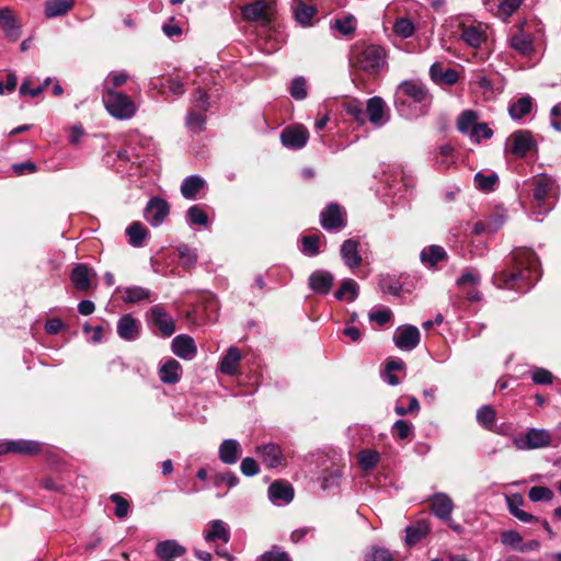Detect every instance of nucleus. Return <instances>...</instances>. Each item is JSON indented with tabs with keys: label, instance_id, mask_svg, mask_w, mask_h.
Listing matches in <instances>:
<instances>
[{
	"label": "nucleus",
	"instance_id": "1",
	"mask_svg": "<svg viewBox=\"0 0 561 561\" xmlns=\"http://www.w3.org/2000/svg\"><path fill=\"white\" fill-rule=\"evenodd\" d=\"M540 276L538 257L530 249L512 252L511 267L494 275L499 287L526 291Z\"/></svg>",
	"mask_w": 561,
	"mask_h": 561
},
{
	"label": "nucleus",
	"instance_id": "2",
	"mask_svg": "<svg viewBox=\"0 0 561 561\" xmlns=\"http://www.w3.org/2000/svg\"><path fill=\"white\" fill-rule=\"evenodd\" d=\"M387 54L383 47L356 43L348 54V65L353 71L364 72L368 76L378 75L386 66Z\"/></svg>",
	"mask_w": 561,
	"mask_h": 561
},
{
	"label": "nucleus",
	"instance_id": "3",
	"mask_svg": "<svg viewBox=\"0 0 561 561\" xmlns=\"http://www.w3.org/2000/svg\"><path fill=\"white\" fill-rule=\"evenodd\" d=\"M428 98L427 91L422 83L416 81H403L397 89L394 104L401 115L412 116L408 107L412 103H423Z\"/></svg>",
	"mask_w": 561,
	"mask_h": 561
},
{
	"label": "nucleus",
	"instance_id": "4",
	"mask_svg": "<svg viewBox=\"0 0 561 561\" xmlns=\"http://www.w3.org/2000/svg\"><path fill=\"white\" fill-rule=\"evenodd\" d=\"M102 100L106 111L116 119H130L137 112L131 98L117 90H108L107 94H102Z\"/></svg>",
	"mask_w": 561,
	"mask_h": 561
},
{
	"label": "nucleus",
	"instance_id": "5",
	"mask_svg": "<svg viewBox=\"0 0 561 561\" xmlns=\"http://www.w3.org/2000/svg\"><path fill=\"white\" fill-rule=\"evenodd\" d=\"M552 435L543 428H530L525 435L514 437L513 445L518 450L538 449L550 446Z\"/></svg>",
	"mask_w": 561,
	"mask_h": 561
},
{
	"label": "nucleus",
	"instance_id": "6",
	"mask_svg": "<svg viewBox=\"0 0 561 561\" xmlns=\"http://www.w3.org/2000/svg\"><path fill=\"white\" fill-rule=\"evenodd\" d=\"M450 26L460 32V38L472 48H480L486 41L485 30L482 25L466 24L459 18L449 20Z\"/></svg>",
	"mask_w": 561,
	"mask_h": 561
},
{
	"label": "nucleus",
	"instance_id": "7",
	"mask_svg": "<svg viewBox=\"0 0 561 561\" xmlns=\"http://www.w3.org/2000/svg\"><path fill=\"white\" fill-rule=\"evenodd\" d=\"M556 183L546 175L534 179V202L539 209V214L548 213L552 207L548 205L550 197L554 196Z\"/></svg>",
	"mask_w": 561,
	"mask_h": 561
},
{
	"label": "nucleus",
	"instance_id": "8",
	"mask_svg": "<svg viewBox=\"0 0 561 561\" xmlns=\"http://www.w3.org/2000/svg\"><path fill=\"white\" fill-rule=\"evenodd\" d=\"M0 27L10 42H16L22 35V22L9 7L0 8Z\"/></svg>",
	"mask_w": 561,
	"mask_h": 561
},
{
	"label": "nucleus",
	"instance_id": "9",
	"mask_svg": "<svg viewBox=\"0 0 561 561\" xmlns=\"http://www.w3.org/2000/svg\"><path fill=\"white\" fill-rule=\"evenodd\" d=\"M274 8L265 1H256L242 8V16L252 22L267 24L272 21Z\"/></svg>",
	"mask_w": 561,
	"mask_h": 561
},
{
	"label": "nucleus",
	"instance_id": "10",
	"mask_svg": "<svg viewBox=\"0 0 561 561\" xmlns=\"http://www.w3.org/2000/svg\"><path fill=\"white\" fill-rule=\"evenodd\" d=\"M420 331L414 325H402L397 328L393 334L396 346L402 351H412L420 343Z\"/></svg>",
	"mask_w": 561,
	"mask_h": 561
},
{
	"label": "nucleus",
	"instance_id": "11",
	"mask_svg": "<svg viewBox=\"0 0 561 561\" xmlns=\"http://www.w3.org/2000/svg\"><path fill=\"white\" fill-rule=\"evenodd\" d=\"M149 322L157 327L164 336H171L175 332L174 321L162 305H154L150 309Z\"/></svg>",
	"mask_w": 561,
	"mask_h": 561
},
{
	"label": "nucleus",
	"instance_id": "12",
	"mask_svg": "<svg viewBox=\"0 0 561 561\" xmlns=\"http://www.w3.org/2000/svg\"><path fill=\"white\" fill-rule=\"evenodd\" d=\"M169 211V204L164 199L160 197H153L148 202L146 206L145 218L151 226L158 227L168 217Z\"/></svg>",
	"mask_w": 561,
	"mask_h": 561
},
{
	"label": "nucleus",
	"instance_id": "13",
	"mask_svg": "<svg viewBox=\"0 0 561 561\" xmlns=\"http://www.w3.org/2000/svg\"><path fill=\"white\" fill-rule=\"evenodd\" d=\"M309 133L304 125H295L285 128L280 134L282 142L285 147L300 149L308 140Z\"/></svg>",
	"mask_w": 561,
	"mask_h": 561
},
{
	"label": "nucleus",
	"instance_id": "14",
	"mask_svg": "<svg viewBox=\"0 0 561 561\" xmlns=\"http://www.w3.org/2000/svg\"><path fill=\"white\" fill-rule=\"evenodd\" d=\"M344 211L335 203L330 204L321 213V226L325 230H340L345 227Z\"/></svg>",
	"mask_w": 561,
	"mask_h": 561
},
{
	"label": "nucleus",
	"instance_id": "15",
	"mask_svg": "<svg viewBox=\"0 0 561 561\" xmlns=\"http://www.w3.org/2000/svg\"><path fill=\"white\" fill-rule=\"evenodd\" d=\"M172 352L180 358L192 360L197 355V347L192 336L180 334L172 340Z\"/></svg>",
	"mask_w": 561,
	"mask_h": 561
},
{
	"label": "nucleus",
	"instance_id": "16",
	"mask_svg": "<svg viewBox=\"0 0 561 561\" xmlns=\"http://www.w3.org/2000/svg\"><path fill=\"white\" fill-rule=\"evenodd\" d=\"M510 47L523 56L529 55L534 50L533 36L523 30L519 25L510 36Z\"/></svg>",
	"mask_w": 561,
	"mask_h": 561
},
{
	"label": "nucleus",
	"instance_id": "17",
	"mask_svg": "<svg viewBox=\"0 0 561 561\" xmlns=\"http://www.w3.org/2000/svg\"><path fill=\"white\" fill-rule=\"evenodd\" d=\"M156 556L160 561H174L186 553V548L176 540H164L157 543L154 548Z\"/></svg>",
	"mask_w": 561,
	"mask_h": 561
},
{
	"label": "nucleus",
	"instance_id": "18",
	"mask_svg": "<svg viewBox=\"0 0 561 561\" xmlns=\"http://www.w3.org/2000/svg\"><path fill=\"white\" fill-rule=\"evenodd\" d=\"M255 451L267 468H276L284 462L280 447L276 444L257 446Z\"/></svg>",
	"mask_w": 561,
	"mask_h": 561
},
{
	"label": "nucleus",
	"instance_id": "19",
	"mask_svg": "<svg viewBox=\"0 0 561 561\" xmlns=\"http://www.w3.org/2000/svg\"><path fill=\"white\" fill-rule=\"evenodd\" d=\"M140 322L130 314H124L117 322V334L125 341H135L139 336Z\"/></svg>",
	"mask_w": 561,
	"mask_h": 561
},
{
	"label": "nucleus",
	"instance_id": "20",
	"mask_svg": "<svg viewBox=\"0 0 561 561\" xmlns=\"http://www.w3.org/2000/svg\"><path fill=\"white\" fill-rule=\"evenodd\" d=\"M208 529L204 531V539L207 542L217 540L228 543L230 540V530L226 523L220 519H214L208 523Z\"/></svg>",
	"mask_w": 561,
	"mask_h": 561
},
{
	"label": "nucleus",
	"instance_id": "21",
	"mask_svg": "<svg viewBox=\"0 0 561 561\" xmlns=\"http://www.w3.org/2000/svg\"><path fill=\"white\" fill-rule=\"evenodd\" d=\"M431 507L433 513L440 519H450L454 510L453 500L445 493H436L432 496Z\"/></svg>",
	"mask_w": 561,
	"mask_h": 561
},
{
	"label": "nucleus",
	"instance_id": "22",
	"mask_svg": "<svg viewBox=\"0 0 561 561\" xmlns=\"http://www.w3.org/2000/svg\"><path fill=\"white\" fill-rule=\"evenodd\" d=\"M181 376L182 366L173 358L165 360L159 368V377L163 383L174 385L180 380Z\"/></svg>",
	"mask_w": 561,
	"mask_h": 561
},
{
	"label": "nucleus",
	"instance_id": "23",
	"mask_svg": "<svg viewBox=\"0 0 561 561\" xmlns=\"http://www.w3.org/2000/svg\"><path fill=\"white\" fill-rule=\"evenodd\" d=\"M268 496L275 504H287L294 497V489L284 482H273L268 488Z\"/></svg>",
	"mask_w": 561,
	"mask_h": 561
},
{
	"label": "nucleus",
	"instance_id": "24",
	"mask_svg": "<svg viewBox=\"0 0 561 561\" xmlns=\"http://www.w3.org/2000/svg\"><path fill=\"white\" fill-rule=\"evenodd\" d=\"M241 455V446L236 439H225L218 450L219 459L226 465H233Z\"/></svg>",
	"mask_w": 561,
	"mask_h": 561
},
{
	"label": "nucleus",
	"instance_id": "25",
	"mask_svg": "<svg viewBox=\"0 0 561 561\" xmlns=\"http://www.w3.org/2000/svg\"><path fill=\"white\" fill-rule=\"evenodd\" d=\"M512 152L515 156L524 157L534 146V140L529 131L523 130L514 133L511 136Z\"/></svg>",
	"mask_w": 561,
	"mask_h": 561
},
{
	"label": "nucleus",
	"instance_id": "26",
	"mask_svg": "<svg viewBox=\"0 0 561 561\" xmlns=\"http://www.w3.org/2000/svg\"><path fill=\"white\" fill-rule=\"evenodd\" d=\"M341 256L345 265L350 268L357 267L362 262V257L358 253V242L353 239L345 240L341 245Z\"/></svg>",
	"mask_w": 561,
	"mask_h": 561
},
{
	"label": "nucleus",
	"instance_id": "27",
	"mask_svg": "<svg viewBox=\"0 0 561 561\" xmlns=\"http://www.w3.org/2000/svg\"><path fill=\"white\" fill-rule=\"evenodd\" d=\"M333 284V276L327 271H316L309 277V286L317 294H328Z\"/></svg>",
	"mask_w": 561,
	"mask_h": 561
},
{
	"label": "nucleus",
	"instance_id": "28",
	"mask_svg": "<svg viewBox=\"0 0 561 561\" xmlns=\"http://www.w3.org/2000/svg\"><path fill=\"white\" fill-rule=\"evenodd\" d=\"M94 273L84 264H78L71 272V282L73 286L81 291L91 287V277Z\"/></svg>",
	"mask_w": 561,
	"mask_h": 561
},
{
	"label": "nucleus",
	"instance_id": "29",
	"mask_svg": "<svg viewBox=\"0 0 561 561\" xmlns=\"http://www.w3.org/2000/svg\"><path fill=\"white\" fill-rule=\"evenodd\" d=\"M75 7V0H46L44 14L47 19H54L67 14Z\"/></svg>",
	"mask_w": 561,
	"mask_h": 561
},
{
	"label": "nucleus",
	"instance_id": "30",
	"mask_svg": "<svg viewBox=\"0 0 561 561\" xmlns=\"http://www.w3.org/2000/svg\"><path fill=\"white\" fill-rule=\"evenodd\" d=\"M507 507L512 515H514L517 519L524 523H530L534 520H537V518L523 511L520 506L524 504V499L520 494H513L510 496H506Z\"/></svg>",
	"mask_w": 561,
	"mask_h": 561
},
{
	"label": "nucleus",
	"instance_id": "31",
	"mask_svg": "<svg viewBox=\"0 0 561 561\" xmlns=\"http://www.w3.org/2000/svg\"><path fill=\"white\" fill-rule=\"evenodd\" d=\"M128 243L134 248H141L148 237V229L140 222H131L125 230Z\"/></svg>",
	"mask_w": 561,
	"mask_h": 561
},
{
	"label": "nucleus",
	"instance_id": "32",
	"mask_svg": "<svg viewBox=\"0 0 561 561\" xmlns=\"http://www.w3.org/2000/svg\"><path fill=\"white\" fill-rule=\"evenodd\" d=\"M385 107L386 104L383 100L379 96H374L368 100L366 111L370 123H373L376 126H381L385 123V121L382 119L385 114Z\"/></svg>",
	"mask_w": 561,
	"mask_h": 561
},
{
	"label": "nucleus",
	"instance_id": "33",
	"mask_svg": "<svg viewBox=\"0 0 561 561\" xmlns=\"http://www.w3.org/2000/svg\"><path fill=\"white\" fill-rule=\"evenodd\" d=\"M430 531V526L425 520H419L405 528L404 541L408 546H413L422 540Z\"/></svg>",
	"mask_w": 561,
	"mask_h": 561
},
{
	"label": "nucleus",
	"instance_id": "34",
	"mask_svg": "<svg viewBox=\"0 0 561 561\" xmlns=\"http://www.w3.org/2000/svg\"><path fill=\"white\" fill-rule=\"evenodd\" d=\"M205 181L198 175H191L184 179L181 185V193L184 198L193 199L204 187Z\"/></svg>",
	"mask_w": 561,
	"mask_h": 561
},
{
	"label": "nucleus",
	"instance_id": "35",
	"mask_svg": "<svg viewBox=\"0 0 561 561\" xmlns=\"http://www.w3.org/2000/svg\"><path fill=\"white\" fill-rule=\"evenodd\" d=\"M476 420L481 427L490 431L496 423V411L493 407L484 404L478 409Z\"/></svg>",
	"mask_w": 561,
	"mask_h": 561
},
{
	"label": "nucleus",
	"instance_id": "36",
	"mask_svg": "<svg viewBox=\"0 0 561 561\" xmlns=\"http://www.w3.org/2000/svg\"><path fill=\"white\" fill-rule=\"evenodd\" d=\"M240 358V351L237 347H230L225 357L221 359L220 370L227 375H234L237 373Z\"/></svg>",
	"mask_w": 561,
	"mask_h": 561
},
{
	"label": "nucleus",
	"instance_id": "37",
	"mask_svg": "<svg viewBox=\"0 0 561 561\" xmlns=\"http://www.w3.org/2000/svg\"><path fill=\"white\" fill-rule=\"evenodd\" d=\"M446 251L440 245H430L421 252L423 263L434 266L437 262L445 260Z\"/></svg>",
	"mask_w": 561,
	"mask_h": 561
},
{
	"label": "nucleus",
	"instance_id": "38",
	"mask_svg": "<svg viewBox=\"0 0 561 561\" xmlns=\"http://www.w3.org/2000/svg\"><path fill=\"white\" fill-rule=\"evenodd\" d=\"M150 298V290L140 286H130L123 289L122 299L127 304H135Z\"/></svg>",
	"mask_w": 561,
	"mask_h": 561
},
{
	"label": "nucleus",
	"instance_id": "39",
	"mask_svg": "<svg viewBox=\"0 0 561 561\" xmlns=\"http://www.w3.org/2000/svg\"><path fill=\"white\" fill-rule=\"evenodd\" d=\"M129 79L126 71H111L103 82V93L107 94L108 90H116V88L124 85Z\"/></svg>",
	"mask_w": 561,
	"mask_h": 561
},
{
	"label": "nucleus",
	"instance_id": "40",
	"mask_svg": "<svg viewBox=\"0 0 561 561\" xmlns=\"http://www.w3.org/2000/svg\"><path fill=\"white\" fill-rule=\"evenodd\" d=\"M533 107V100L529 96H524L513 103L508 111L513 119H520L525 115L529 114Z\"/></svg>",
	"mask_w": 561,
	"mask_h": 561
},
{
	"label": "nucleus",
	"instance_id": "41",
	"mask_svg": "<svg viewBox=\"0 0 561 561\" xmlns=\"http://www.w3.org/2000/svg\"><path fill=\"white\" fill-rule=\"evenodd\" d=\"M12 453L21 455H35L39 453L41 445L35 440H10Z\"/></svg>",
	"mask_w": 561,
	"mask_h": 561
},
{
	"label": "nucleus",
	"instance_id": "42",
	"mask_svg": "<svg viewBox=\"0 0 561 561\" xmlns=\"http://www.w3.org/2000/svg\"><path fill=\"white\" fill-rule=\"evenodd\" d=\"M331 27L336 30L340 34L344 36H350L354 33L356 28V20L353 15H346L342 19H335L331 23Z\"/></svg>",
	"mask_w": 561,
	"mask_h": 561
},
{
	"label": "nucleus",
	"instance_id": "43",
	"mask_svg": "<svg viewBox=\"0 0 561 561\" xmlns=\"http://www.w3.org/2000/svg\"><path fill=\"white\" fill-rule=\"evenodd\" d=\"M477 119L478 115L476 114V112L470 110L462 112L458 118V129L461 133L469 134L471 136V134L473 133V127H476L478 124Z\"/></svg>",
	"mask_w": 561,
	"mask_h": 561
},
{
	"label": "nucleus",
	"instance_id": "44",
	"mask_svg": "<svg viewBox=\"0 0 561 561\" xmlns=\"http://www.w3.org/2000/svg\"><path fill=\"white\" fill-rule=\"evenodd\" d=\"M393 32L401 38H409L414 35L415 25L408 18H398L393 24Z\"/></svg>",
	"mask_w": 561,
	"mask_h": 561
},
{
	"label": "nucleus",
	"instance_id": "45",
	"mask_svg": "<svg viewBox=\"0 0 561 561\" xmlns=\"http://www.w3.org/2000/svg\"><path fill=\"white\" fill-rule=\"evenodd\" d=\"M379 459V453L374 449H363L357 456L358 465L365 471L373 469Z\"/></svg>",
	"mask_w": 561,
	"mask_h": 561
},
{
	"label": "nucleus",
	"instance_id": "46",
	"mask_svg": "<svg viewBox=\"0 0 561 561\" xmlns=\"http://www.w3.org/2000/svg\"><path fill=\"white\" fill-rule=\"evenodd\" d=\"M419 410L420 403L415 397L400 398L394 408V412L401 416L408 413H417Z\"/></svg>",
	"mask_w": 561,
	"mask_h": 561
},
{
	"label": "nucleus",
	"instance_id": "47",
	"mask_svg": "<svg viewBox=\"0 0 561 561\" xmlns=\"http://www.w3.org/2000/svg\"><path fill=\"white\" fill-rule=\"evenodd\" d=\"M206 122L205 113L197 110L191 108L186 116V126L193 133H199L203 130Z\"/></svg>",
	"mask_w": 561,
	"mask_h": 561
},
{
	"label": "nucleus",
	"instance_id": "48",
	"mask_svg": "<svg viewBox=\"0 0 561 561\" xmlns=\"http://www.w3.org/2000/svg\"><path fill=\"white\" fill-rule=\"evenodd\" d=\"M357 294H358L357 284L352 279H346L342 283L341 287L335 293V297L337 299H347L350 301H353L356 299Z\"/></svg>",
	"mask_w": 561,
	"mask_h": 561
},
{
	"label": "nucleus",
	"instance_id": "49",
	"mask_svg": "<svg viewBox=\"0 0 561 561\" xmlns=\"http://www.w3.org/2000/svg\"><path fill=\"white\" fill-rule=\"evenodd\" d=\"M178 252L183 267L191 268L195 265L197 253L194 249L190 248L187 244H181L178 247Z\"/></svg>",
	"mask_w": 561,
	"mask_h": 561
},
{
	"label": "nucleus",
	"instance_id": "50",
	"mask_svg": "<svg viewBox=\"0 0 561 561\" xmlns=\"http://www.w3.org/2000/svg\"><path fill=\"white\" fill-rule=\"evenodd\" d=\"M523 0H501L497 4V16L506 20L519 9Z\"/></svg>",
	"mask_w": 561,
	"mask_h": 561
},
{
	"label": "nucleus",
	"instance_id": "51",
	"mask_svg": "<svg viewBox=\"0 0 561 561\" xmlns=\"http://www.w3.org/2000/svg\"><path fill=\"white\" fill-rule=\"evenodd\" d=\"M474 183L479 190L493 191L497 183V175L495 173L485 175L479 172L474 175Z\"/></svg>",
	"mask_w": 561,
	"mask_h": 561
},
{
	"label": "nucleus",
	"instance_id": "52",
	"mask_svg": "<svg viewBox=\"0 0 561 561\" xmlns=\"http://www.w3.org/2000/svg\"><path fill=\"white\" fill-rule=\"evenodd\" d=\"M345 111L348 115L354 117V119L360 124H364L366 121V115L363 108V103L358 100H351L345 104Z\"/></svg>",
	"mask_w": 561,
	"mask_h": 561
},
{
	"label": "nucleus",
	"instance_id": "53",
	"mask_svg": "<svg viewBox=\"0 0 561 561\" xmlns=\"http://www.w3.org/2000/svg\"><path fill=\"white\" fill-rule=\"evenodd\" d=\"M188 221L192 225L207 226L208 225V215L206 211L198 205L191 206L187 210Z\"/></svg>",
	"mask_w": 561,
	"mask_h": 561
},
{
	"label": "nucleus",
	"instance_id": "54",
	"mask_svg": "<svg viewBox=\"0 0 561 561\" xmlns=\"http://www.w3.org/2000/svg\"><path fill=\"white\" fill-rule=\"evenodd\" d=\"M314 14V9L312 7L306 5L302 2H299L295 9V16L298 23L302 25H308Z\"/></svg>",
	"mask_w": 561,
	"mask_h": 561
},
{
	"label": "nucleus",
	"instance_id": "55",
	"mask_svg": "<svg viewBox=\"0 0 561 561\" xmlns=\"http://www.w3.org/2000/svg\"><path fill=\"white\" fill-rule=\"evenodd\" d=\"M319 241L320 237L318 234L305 236L302 238V252L309 256L317 255L319 253Z\"/></svg>",
	"mask_w": 561,
	"mask_h": 561
},
{
	"label": "nucleus",
	"instance_id": "56",
	"mask_svg": "<svg viewBox=\"0 0 561 561\" xmlns=\"http://www.w3.org/2000/svg\"><path fill=\"white\" fill-rule=\"evenodd\" d=\"M480 283V275L473 270L466 271L457 280V285L465 289L466 287H476Z\"/></svg>",
	"mask_w": 561,
	"mask_h": 561
},
{
	"label": "nucleus",
	"instance_id": "57",
	"mask_svg": "<svg viewBox=\"0 0 561 561\" xmlns=\"http://www.w3.org/2000/svg\"><path fill=\"white\" fill-rule=\"evenodd\" d=\"M528 496L533 502H548L552 500L553 492L547 486H533L528 492Z\"/></svg>",
	"mask_w": 561,
	"mask_h": 561
},
{
	"label": "nucleus",
	"instance_id": "58",
	"mask_svg": "<svg viewBox=\"0 0 561 561\" xmlns=\"http://www.w3.org/2000/svg\"><path fill=\"white\" fill-rule=\"evenodd\" d=\"M110 499L116 505L115 515L121 519L125 518L129 513V503L127 500L117 493L112 494Z\"/></svg>",
	"mask_w": 561,
	"mask_h": 561
},
{
	"label": "nucleus",
	"instance_id": "59",
	"mask_svg": "<svg viewBox=\"0 0 561 561\" xmlns=\"http://www.w3.org/2000/svg\"><path fill=\"white\" fill-rule=\"evenodd\" d=\"M193 110L206 113L209 108L208 96L205 91L197 89L193 95Z\"/></svg>",
	"mask_w": 561,
	"mask_h": 561
},
{
	"label": "nucleus",
	"instance_id": "60",
	"mask_svg": "<svg viewBox=\"0 0 561 561\" xmlns=\"http://www.w3.org/2000/svg\"><path fill=\"white\" fill-rule=\"evenodd\" d=\"M290 95L296 100H304L307 96L306 80L302 77L291 81Z\"/></svg>",
	"mask_w": 561,
	"mask_h": 561
},
{
	"label": "nucleus",
	"instance_id": "61",
	"mask_svg": "<svg viewBox=\"0 0 561 561\" xmlns=\"http://www.w3.org/2000/svg\"><path fill=\"white\" fill-rule=\"evenodd\" d=\"M392 431L400 439H405L413 434V425L404 420H398L394 422Z\"/></svg>",
	"mask_w": 561,
	"mask_h": 561
},
{
	"label": "nucleus",
	"instance_id": "62",
	"mask_svg": "<svg viewBox=\"0 0 561 561\" xmlns=\"http://www.w3.org/2000/svg\"><path fill=\"white\" fill-rule=\"evenodd\" d=\"M262 561H291V559L287 552L274 546L262 556Z\"/></svg>",
	"mask_w": 561,
	"mask_h": 561
},
{
	"label": "nucleus",
	"instance_id": "63",
	"mask_svg": "<svg viewBox=\"0 0 561 561\" xmlns=\"http://www.w3.org/2000/svg\"><path fill=\"white\" fill-rule=\"evenodd\" d=\"M531 379L537 385H550L553 381V375L545 368H535Z\"/></svg>",
	"mask_w": 561,
	"mask_h": 561
},
{
	"label": "nucleus",
	"instance_id": "64",
	"mask_svg": "<svg viewBox=\"0 0 561 561\" xmlns=\"http://www.w3.org/2000/svg\"><path fill=\"white\" fill-rule=\"evenodd\" d=\"M366 561H392V556L389 550L385 548L374 547L366 556Z\"/></svg>",
	"mask_w": 561,
	"mask_h": 561
}]
</instances>
